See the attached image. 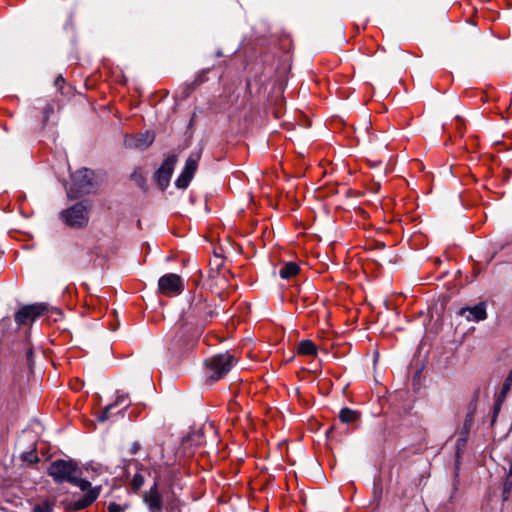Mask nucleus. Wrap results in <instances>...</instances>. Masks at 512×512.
<instances>
[{"label":"nucleus","instance_id":"obj_24","mask_svg":"<svg viewBox=\"0 0 512 512\" xmlns=\"http://www.w3.org/2000/svg\"><path fill=\"white\" fill-rule=\"evenodd\" d=\"M373 492H374V499L379 502L380 499H381V494H382V487L380 484H374V488H373Z\"/></svg>","mask_w":512,"mask_h":512},{"label":"nucleus","instance_id":"obj_7","mask_svg":"<svg viewBox=\"0 0 512 512\" xmlns=\"http://www.w3.org/2000/svg\"><path fill=\"white\" fill-rule=\"evenodd\" d=\"M201 158V149L192 151L187 158L185 165L180 173V175L177 177L175 181V186L178 189H186L191 180L194 177V174L198 168V163Z\"/></svg>","mask_w":512,"mask_h":512},{"label":"nucleus","instance_id":"obj_13","mask_svg":"<svg viewBox=\"0 0 512 512\" xmlns=\"http://www.w3.org/2000/svg\"><path fill=\"white\" fill-rule=\"evenodd\" d=\"M153 133L146 131L138 135H127L124 144L127 148L145 150L154 142Z\"/></svg>","mask_w":512,"mask_h":512},{"label":"nucleus","instance_id":"obj_15","mask_svg":"<svg viewBox=\"0 0 512 512\" xmlns=\"http://www.w3.org/2000/svg\"><path fill=\"white\" fill-rule=\"evenodd\" d=\"M511 388H512V370L509 372L508 376L506 377V379L502 385L500 392L497 395L495 405H494V416H493V420H492L493 422H494L497 414L499 413L501 405L505 401L506 396L509 393V391L511 390Z\"/></svg>","mask_w":512,"mask_h":512},{"label":"nucleus","instance_id":"obj_12","mask_svg":"<svg viewBox=\"0 0 512 512\" xmlns=\"http://www.w3.org/2000/svg\"><path fill=\"white\" fill-rule=\"evenodd\" d=\"M457 315L468 322L478 323L487 318V305L485 302H479L473 306H465L459 309Z\"/></svg>","mask_w":512,"mask_h":512},{"label":"nucleus","instance_id":"obj_17","mask_svg":"<svg viewBox=\"0 0 512 512\" xmlns=\"http://www.w3.org/2000/svg\"><path fill=\"white\" fill-rule=\"evenodd\" d=\"M299 266L295 262H287L284 266L279 270V275L283 279H289L294 277L299 272Z\"/></svg>","mask_w":512,"mask_h":512},{"label":"nucleus","instance_id":"obj_29","mask_svg":"<svg viewBox=\"0 0 512 512\" xmlns=\"http://www.w3.org/2000/svg\"><path fill=\"white\" fill-rule=\"evenodd\" d=\"M62 83H64V78L62 77V75L57 76L54 82L55 86L59 87Z\"/></svg>","mask_w":512,"mask_h":512},{"label":"nucleus","instance_id":"obj_25","mask_svg":"<svg viewBox=\"0 0 512 512\" xmlns=\"http://www.w3.org/2000/svg\"><path fill=\"white\" fill-rule=\"evenodd\" d=\"M108 512H123V508L121 505L111 502L107 507Z\"/></svg>","mask_w":512,"mask_h":512},{"label":"nucleus","instance_id":"obj_4","mask_svg":"<svg viewBox=\"0 0 512 512\" xmlns=\"http://www.w3.org/2000/svg\"><path fill=\"white\" fill-rule=\"evenodd\" d=\"M214 312L211 308V304L203 298L201 295L194 296L189 308L184 313L185 321L195 320L199 324L211 319Z\"/></svg>","mask_w":512,"mask_h":512},{"label":"nucleus","instance_id":"obj_8","mask_svg":"<svg viewBox=\"0 0 512 512\" xmlns=\"http://www.w3.org/2000/svg\"><path fill=\"white\" fill-rule=\"evenodd\" d=\"M143 502L149 512H163L165 501L159 491L158 479H156L150 489L144 493Z\"/></svg>","mask_w":512,"mask_h":512},{"label":"nucleus","instance_id":"obj_26","mask_svg":"<svg viewBox=\"0 0 512 512\" xmlns=\"http://www.w3.org/2000/svg\"><path fill=\"white\" fill-rule=\"evenodd\" d=\"M141 448V445L138 441H134L131 446H130V449H129V453L130 455H135L138 453V451L140 450Z\"/></svg>","mask_w":512,"mask_h":512},{"label":"nucleus","instance_id":"obj_9","mask_svg":"<svg viewBox=\"0 0 512 512\" xmlns=\"http://www.w3.org/2000/svg\"><path fill=\"white\" fill-rule=\"evenodd\" d=\"M158 289L165 295L180 294L184 289L182 278L174 273L165 274L158 281Z\"/></svg>","mask_w":512,"mask_h":512},{"label":"nucleus","instance_id":"obj_30","mask_svg":"<svg viewBox=\"0 0 512 512\" xmlns=\"http://www.w3.org/2000/svg\"><path fill=\"white\" fill-rule=\"evenodd\" d=\"M31 355H32V351H30V350H29V351L27 352V356H28V357H30Z\"/></svg>","mask_w":512,"mask_h":512},{"label":"nucleus","instance_id":"obj_2","mask_svg":"<svg viewBox=\"0 0 512 512\" xmlns=\"http://www.w3.org/2000/svg\"><path fill=\"white\" fill-rule=\"evenodd\" d=\"M91 205L86 201H79L59 213L60 220L73 229L85 228L90 219Z\"/></svg>","mask_w":512,"mask_h":512},{"label":"nucleus","instance_id":"obj_28","mask_svg":"<svg viewBox=\"0 0 512 512\" xmlns=\"http://www.w3.org/2000/svg\"><path fill=\"white\" fill-rule=\"evenodd\" d=\"M53 111H54V109H53V106H52V105H49V104H48V105L45 107V110H44V114H45V121L49 118V115H50L51 113H53Z\"/></svg>","mask_w":512,"mask_h":512},{"label":"nucleus","instance_id":"obj_14","mask_svg":"<svg viewBox=\"0 0 512 512\" xmlns=\"http://www.w3.org/2000/svg\"><path fill=\"white\" fill-rule=\"evenodd\" d=\"M123 406V410H126L130 406L129 396L127 393L117 391L116 400L107 405L104 410L97 416L98 421L104 422L110 418V412L113 408Z\"/></svg>","mask_w":512,"mask_h":512},{"label":"nucleus","instance_id":"obj_20","mask_svg":"<svg viewBox=\"0 0 512 512\" xmlns=\"http://www.w3.org/2000/svg\"><path fill=\"white\" fill-rule=\"evenodd\" d=\"M54 505V501L46 499L43 500L42 502L35 504L32 508V512H53Z\"/></svg>","mask_w":512,"mask_h":512},{"label":"nucleus","instance_id":"obj_22","mask_svg":"<svg viewBox=\"0 0 512 512\" xmlns=\"http://www.w3.org/2000/svg\"><path fill=\"white\" fill-rule=\"evenodd\" d=\"M144 483H145L144 476L141 473H139V472L135 473L133 478H132V480H131L132 490L134 492H138L142 488Z\"/></svg>","mask_w":512,"mask_h":512},{"label":"nucleus","instance_id":"obj_6","mask_svg":"<svg viewBox=\"0 0 512 512\" xmlns=\"http://www.w3.org/2000/svg\"><path fill=\"white\" fill-rule=\"evenodd\" d=\"M48 311L49 305L44 302L23 305L15 312L14 319L17 325H26L34 322Z\"/></svg>","mask_w":512,"mask_h":512},{"label":"nucleus","instance_id":"obj_10","mask_svg":"<svg viewBox=\"0 0 512 512\" xmlns=\"http://www.w3.org/2000/svg\"><path fill=\"white\" fill-rule=\"evenodd\" d=\"M176 163L177 156L170 155L163 161L161 166L155 172L156 181L162 190H165L169 185Z\"/></svg>","mask_w":512,"mask_h":512},{"label":"nucleus","instance_id":"obj_21","mask_svg":"<svg viewBox=\"0 0 512 512\" xmlns=\"http://www.w3.org/2000/svg\"><path fill=\"white\" fill-rule=\"evenodd\" d=\"M165 512H181L180 501L175 497H168L165 500Z\"/></svg>","mask_w":512,"mask_h":512},{"label":"nucleus","instance_id":"obj_16","mask_svg":"<svg viewBox=\"0 0 512 512\" xmlns=\"http://www.w3.org/2000/svg\"><path fill=\"white\" fill-rule=\"evenodd\" d=\"M474 416H475V406H470L468 409V412L465 415V419L462 425V428L459 431V435H462L464 437H469L471 428L474 423Z\"/></svg>","mask_w":512,"mask_h":512},{"label":"nucleus","instance_id":"obj_27","mask_svg":"<svg viewBox=\"0 0 512 512\" xmlns=\"http://www.w3.org/2000/svg\"><path fill=\"white\" fill-rule=\"evenodd\" d=\"M24 459L29 461L30 463H37L39 460L37 455L34 454L33 452H29V453L25 454Z\"/></svg>","mask_w":512,"mask_h":512},{"label":"nucleus","instance_id":"obj_23","mask_svg":"<svg viewBox=\"0 0 512 512\" xmlns=\"http://www.w3.org/2000/svg\"><path fill=\"white\" fill-rule=\"evenodd\" d=\"M468 437H464L462 435H459L456 440V456L460 457V454L463 452L466 443H467Z\"/></svg>","mask_w":512,"mask_h":512},{"label":"nucleus","instance_id":"obj_19","mask_svg":"<svg viewBox=\"0 0 512 512\" xmlns=\"http://www.w3.org/2000/svg\"><path fill=\"white\" fill-rule=\"evenodd\" d=\"M358 418V412L347 407L342 408L339 412V419L343 423L355 422Z\"/></svg>","mask_w":512,"mask_h":512},{"label":"nucleus","instance_id":"obj_1","mask_svg":"<svg viewBox=\"0 0 512 512\" xmlns=\"http://www.w3.org/2000/svg\"><path fill=\"white\" fill-rule=\"evenodd\" d=\"M48 474L57 484L67 482L79 487L82 491L91 487L88 480L81 478L82 470L73 460L57 459L53 461L48 468Z\"/></svg>","mask_w":512,"mask_h":512},{"label":"nucleus","instance_id":"obj_5","mask_svg":"<svg viewBox=\"0 0 512 512\" xmlns=\"http://www.w3.org/2000/svg\"><path fill=\"white\" fill-rule=\"evenodd\" d=\"M93 176V171L88 168H82L71 174L73 186L67 189L68 197L76 198L90 193L93 188Z\"/></svg>","mask_w":512,"mask_h":512},{"label":"nucleus","instance_id":"obj_3","mask_svg":"<svg viewBox=\"0 0 512 512\" xmlns=\"http://www.w3.org/2000/svg\"><path fill=\"white\" fill-rule=\"evenodd\" d=\"M235 363L234 355L228 351L208 358L205 361L208 377L213 381L219 380L232 369Z\"/></svg>","mask_w":512,"mask_h":512},{"label":"nucleus","instance_id":"obj_18","mask_svg":"<svg viewBox=\"0 0 512 512\" xmlns=\"http://www.w3.org/2000/svg\"><path fill=\"white\" fill-rule=\"evenodd\" d=\"M298 353L301 355H316L317 346L309 339L302 340L298 345Z\"/></svg>","mask_w":512,"mask_h":512},{"label":"nucleus","instance_id":"obj_11","mask_svg":"<svg viewBox=\"0 0 512 512\" xmlns=\"http://www.w3.org/2000/svg\"><path fill=\"white\" fill-rule=\"evenodd\" d=\"M85 491L86 493L78 500H62L61 505L63 506V508L66 511H80L90 506L97 499L99 492L96 489H91V487Z\"/></svg>","mask_w":512,"mask_h":512}]
</instances>
